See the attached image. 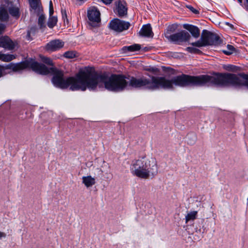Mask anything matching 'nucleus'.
I'll use <instances>...</instances> for the list:
<instances>
[{"label":"nucleus","mask_w":248,"mask_h":248,"mask_svg":"<svg viewBox=\"0 0 248 248\" xmlns=\"http://www.w3.org/2000/svg\"><path fill=\"white\" fill-rule=\"evenodd\" d=\"M55 77L54 82L61 89L68 87L72 91H85L87 89L95 90L97 87L105 88L110 91L120 92L124 90L128 85L126 77L122 75L113 74L110 77L103 75H95L91 73L87 68L80 70L75 77L63 78V72L59 73Z\"/></svg>","instance_id":"1"},{"label":"nucleus","mask_w":248,"mask_h":248,"mask_svg":"<svg viewBox=\"0 0 248 248\" xmlns=\"http://www.w3.org/2000/svg\"><path fill=\"white\" fill-rule=\"evenodd\" d=\"M159 78L163 79V81L159 85V89H171L173 88V84L175 86L184 87L189 85L202 86L207 83L219 86L228 85L245 86L248 88V75L245 74L236 75L232 74H218L214 77L208 75L193 77L183 74L175 77L171 80L163 77H159Z\"/></svg>","instance_id":"2"},{"label":"nucleus","mask_w":248,"mask_h":248,"mask_svg":"<svg viewBox=\"0 0 248 248\" xmlns=\"http://www.w3.org/2000/svg\"><path fill=\"white\" fill-rule=\"evenodd\" d=\"M29 67L31 68L35 72L41 75L52 74L53 76L51 79L52 82L55 86L58 87L54 84V78L55 77H58L60 75L59 73H62V71L59 70L55 67L48 68L44 64L33 61H25L16 63H10L5 66L0 65V68L3 73H7V74L10 73L11 71L19 72Z\"/></svg>","instance_id":"3"},{"label":"nucleus","mask_w":248,"mask_h":248,"mask_svg":"<svg viewBox=\"0 0 248 248\" xmlns=\"http://www.w3.org/2000/svg\"><path fill=\"white\" fill-rule=\"evenodd\" d=\"M131 171L134 175L140 178H153L158 172L156 161L154 158L146 157L134 160L131 166Z\"/></svg>","instance_id":"4"},{"label":"nucleus","mask_w":248,"mask_h":248,"mask_svg":"<svg viewBox=\"0 0 248 248\" xmlns=\"http://www.w3.org/2000/svg\"><path fill=\"white\" fill-rule=\"evenodd\" d=\"M127 81L128 85L134 88H144L149 90H155L159 89V85H160L163 79L159 77L152 76L151 79H147L144 77L136 78L130 77Z\"/></svg>","instance_id":"5"},{"label":"nucleus","mask_w":248,"mask_h":248,"mask_svg":"<svg viewBox=\"0 0 248 248\" xmlns=\"http://www.w3.org/2000/svg\"><path fill=\"white\" fill-rule=\"evenodd\" d=\"M221 43L220 37L209 31H202L201 38L198 41L191 43L194 46L201 47L207 46L217 45Z\"/></svg>","instance_id":"6"},{"label":"nucleus","mask_w":248,"mask_h":248,"mask_svg":"<svg viewBox=\"0 0 248 248\" xmlns=\"http://www.w3.org/2000/svg\"><path fill=\"white\" fill-rule=\"evenodd\" d=\"M165 37L169 41L177 45H181L183 43L187 42L191 37L190 34L185 31H182L180 32L171 35H169V33H166Z\"/></svg>","instance_id":"7"},{"label":"nucleus","mask_w":248,"mask_h":248,"mask_svg":"<svg viewBox=\"0 0 248 248\" xmlns=\"http://www.w3.org/2000/svg\"><path fill=\"white\" fill-rule=\"evenodd\" d=\"M88 17L89 24L93 27L96 26L101 20L99 11L94 7L90 8L88 11Z\"/></svg>","instance_id":"8"},{"label":"nucleus","mask_w":248,"mask_h":248,"mask_svg":"<svg viewBox=\"0 0 248 248\" xmlns=\"http://www.w3.org/2000/svg\"><path fill=\"white\" fill-rule=\"evenodd\" d=\"M130 23L119 19L112 20L109 23V28L117 32H122L127 30L130 27Z\"/></svg>","instance_id":"9"},{"label":"nucleus","mask_w":248,"mask_h":248,"mask_svg":"<svg viewBox=\"0 0 248 248\" xmlns=\"http://www.w3.org/2000/svg\"><path fill=\"white\" fill-rule=\"evenodd\" d=\"M64 42L59 39H55L50 41L46 46V49L47 51H55L60 49L64 46Z\"/></svg>","instance_id":"10"},{"label":"nucleus","mask_w":248,"mask_h":248,"mask_svg":"<svg viewBox=\"0 0 248 248\" xmlns=\"http://www.w3.org/2000/svg\"><path fill=\"white\" fill-rule=\"evenodd\" d=\"M117 12L119 16H124L127 15V8L126 2L124 0H119L115 2Z\"/></svg>","instance_id":"11"},{"label":"nucleus","mask_w":248,"mask_h":248,"mask_svg":"<svg viewBox=\"0 0 248 248\" xmlns=\"http://www.w3.org/2000/svg\"><path fill=\"white\" fill-rule=\"evenodd\" d=\"M0 47L11 50L15 48V44L10 38L5 36L0 38Z\"/></svg>","instance_id":"12"},{"label":"nucleus","mask_w":248,"mask_h":248,"mask_svg":"<svg viewBox=\"0 0 248 248\" xmlns=\"http://www.w3.org/2000/svg\"><path fill=\"white\" fill-rule=\"evenodd\" d=\"M183 28L188 31L194 37L197 38L200 36V31L197 27L185 24L183 25Z\"/></svg>","instance_id":"13"},{"label":"nucleus","mask_w":248,"mask_h":248,"mask_svg":"<svg viewBox=\"0 0 248 248\" xmlns=\"http://www.w3.org/2000/svg\"><path fill=\"white\" fill-rule=\"evenodd\" d=\"M6 4L7 10H9L10 14L16 17H18L19 16V12L18 7L15 5L12 2H8Z\"/></svg>","instance_id":"14"},{"label":"nucleus","mask_w":248,"mask_h":248,"mask_svg":"<svg viewBox=\"0 0 248 248\" xmlns=\"http://www.w3.org/2000/svg\"><path fill=\"white\" fill-rule=\"evenodd\" d=\"M139 34L140 36L148 37H153L154 34L150 24H147L143 26L139 32Z\"/></svg>","instance_id":"15"},{"label":"nucleus","mask_w":248,"mask_h":248,"mask_svg":"<svg viewBox=\"0 0 248 248\" xmlns=\"http://www.w3.org/2000/svg\"><path fill=\"white\" fill-rule=\"evenodd\" d=\"M9 14L6 4L1 6L0 7V20L5 21L8 19Z\"/></svg>","instance_id":"16"},{"label":"nucleus","mask_w":248,"mask_h":248,"mask_svg":"<svg viewBox=\"0 0 248 248\" xmlns=\"http://www.w3.org/2000/svg\"><path fill=\"white\" fill-rule=\"evenodd\" d=\"M82 180V183L84 184L87 187H91L95 184V178L92 177L91 175L83 176Z\"/></svg>","instance_id":"17"},{"label":"nucleus","mask_w":248,"mask_h":248,"mask_svg":"<svg viewBox=\"0 0 248 248\" xmlns=\"http://www.w3.org/2000/svg\"><path fill=\"white\" fill-rule=\"evenodd\" d=\"M29 2L32 9L38 12L42 11L40 0H29Z\"/></svg>","instance_id":"18"},{"label":"nucleus","mask_w":248,"mask_h":248,"mask_svg":"<svg viewBox=\"0 0 248 248\" xmlns=\"http://www.w3.org/2000/svg\"><path fill=\"white\" fill-rule=\"evenodd\" d=\"M16 58V57L15 55L12 54H2L0 53V60L5 62H10Z\"/></svg>","instance_id":"19"},{"label":"nucleus","mask_w":248,"mask_h":248,"mask_svg":"<svg viewBox=\"0 0 248 248\" xmlns=\"http://www.w3.org/2000/svg\"><path fill=\"white\" fill-rule=\"evenodd\" d=\"M197 211H192L188 213L186 216V222H188L190 220H194L197 217Z\"/></svg>","instance_id":"20"},{"label":"nucleus","mask_w":248,"mask_h":248,"mask_svg":"<svg viewBox=\"0 0 248 248\" xmlns=\"http://www.w3.org/2000/svg\"><path fill=\"white\" fill-rule=\"evenodd\" d=\"M63 56L68 59H72L78 56V53L75 51H68L63 54Z\"/></svg>","instance_id":"21"},{"label":"nucleus","mask_w":248,"mask_h":248,"mask_svg":"<svg viewBox=\"0 0 248 248\" xmlns=\"http://www.w3.org/2000/svg\"><path fill=\"white\" fill-rule=\"evenodd\" d=\"M57 18L55 16H50L47 22V25L49 28H53L57 23Z\"/></svg>","instance_id":"22"},{"label":"nucleus","mask_w":248,"mask_h":248,"mask_svg":"<svg viewBox=\"0 0 248 248\" xmlns=\"http://www.w3.org/2000/svg\"><path fill=\"white\" fill-rule=\"evenodd\" d=\"M235 48L232 45H228L227 49L223 50L222 52L226 55H230L234 51Z\"/></svg>","instance_id":"23"},{"label":"nucleus","mask_w":248,"mask_h":248,"mask_svg":"<svg viewBox=\"0 0 248 248\" xmlns=\"http://www.w3.org/2000/svg\"><path fill=\"white\" fill-rule=\"evenodd\" d=\"M125 49H126L129 51L133 52L139 50L140 49V46L138 44H134L125 47Z\"/></svg>","instance_id":"24"},{"label":"nucleus","mask_w":248,"mask_h":248,"mask_svg":"<svg viewBox=\"0 0 248 248\" xmlns=\"http://www.w3.org/2000/svg\"><path fill=\"white\" fill-rule=\"evenodd\" d=\"M41 60L43 62L45 63L47 65H49L50 66H53L54 65L52 60L49 58L42 57Z\"/></svg>","instance_id":"25"},{"label":"nucleus","mask_w":248,"mask_h":248,"mask_svg":"<svg viewBox=\"0 0 248 248\" xmlns=\"http://www.w3.org/2000/svg\"><path fill=\"white\" fill-rule=\"evenodd\" d=\"M186 50L191 53H195V54H201L202 53V51L198 48L193 47H187L186 48Z\"/></svg>","instance_id":"26"},{"label":"nucleus","mask_w":248,"mask_h":248,"mask_svg":"<svg viewBox=\"0 0 248 248\" xmlns=\"http://www.w3.org/2000/svg\"><path fill=\"white\" fill-rule=\"evenodd\" d=\"M187 142L189 144H193L196 140V137L194 134H190L187 137Z\"/></svg>","instance_id":"27"},{"label":"nucleus","mask_w":248,"mask_h":248,"mask_svg":"<svg viewBox=\"0 0 248 248\" xmlns=\"http://www.w3.org/2000/svg\"><path fill=\"white\" fill-rule=\"evenodd\" d=\"M45 16L43 15H41L39 16L38 18V24L40 27H42L45 23Z\"/></svg>","instance_id":"28"},{"label":"nucleus","mask_w":248,"mask_h":248,"mask_svg":"<svg viewBox=\"0 0 248 248\" xmlns=\"http://www.w3.org/2000/svg\"><path fill=\"white\" fill-rule=\"evenodd\" d=\"M187 7L189 8V9L192 11L193 13L195 14H198L199 13L198 11L194 9L193 7L191 6H188Z\"/></svg>","instance_id":"29"},{"label":"nucleus","mask_w":248,"mask_h":248,"mask_svg":"<svg viewBox=\"0 0 248 248\" xmlns=\"http://www.w3.org/2000/svg\"><path fill=\"white\" fill-rule=\"evenodd\" d=\"M104 4L106 5L110 4L113 0H101Z\"/></svg>","instance_id":"30"},{"label":"nucleus","mask_w":248,"mask_h":248,"mask_svg":"<svg viewBox=\"0 0 248 248\" xmlns=\"http://www.w3.org/2000/svg\"><path fill=\"white\" fill-rule=\"evenodd\" d=\"M5 28V26L4 24H0V34H1L2 33Z\"/></svg>","instance_id":"31"},{"label":"nucleus","mask_w":248,"mask_h":248,"mask_svg":"<svg viewBox=\"0 0 248 248\" xmlns=\"http://www.w3.org/2000/svg\"><path fill=\"white\" fill-rule=\"evenodd\" d=\"M176 28V26L173 25L169 27V29L171 31H174Z\"/></svg>","instance_id":"32"},{"label":"nucleus","mask_w":248,"mask_h":248,"mask_svg":"<svg viewBox=\"0 0 248 248\" xmlns=\"http://www.w3.org/2000/svg\"><path fill=\"white\" fill-rule=\"evenodd\" d=\"M146 70H147L148 71H150V72H156L158 71L157 68H154L147 69Z\"/></svg>","instance_id":"33"},{"label":"nucleus","mask_w":248,"mask_h":248,"mask_svg":"<svg viewBox=\"0 0 248 248\" xmlns=\"http://www.w3.org/2000/svg\"><path fill=\"white\" fill-rule=\"evenodd\" d=\"M6 233L0 231V239H1V238H3V237L4 238L6 237Z\"/></svg>","instance_id":"34"},{"label":"nucleus","mask_w":248,"mask_h":248,"mask_svg":"<svg viewBox=\"0 0 248 248\" xmlns=\"http://www.w3.org/2000/svg\"><path fill=\"white\" fill-rule=\"evenodd\" d=\"M7 74V73H3L1 69L0 68V78L3 76Z\"/></svg>","instance_id":"35"},{"label":"nucleus","mask_w":248,"mask_h":248,"mask_svg":"<svg viewBox=\"0 0 248 248\" xmlns=\"http://www.w3.org/2000/svg\"><path fill=\"white\" fill-rule=\"evenodd\" d=\"M53 8H49V15L50 16H51L53 15Z\"/></svg>","instance_id":"36"},{"label":"nucleus","mask_w":248,"mask_h":248,"mask_svg":"<svg viewBox=\"0 0 248 248\" xmlns=\"http://www.w3.org/2000/svg\"><path fill=\"white\" fill-rule=\"evenodd\" d=\"M31 34V31H29L27 32V38L29 40Z\"/></svg>","instance_id":"37"},{"label":"nucleus","mask_w":248,"mask_h":248,"mask_svg":"<svg viewBox=\"0 0 248 248\" xmlns=\"http://www.w3.org/2000/svg\"><path fill=\"white\" fill-rule=\"evenodd\" d=\"M30 31H31V33H35L36 31V28H32L31 29Z\"/></svg>","instance_id":"38"},{"label":"nucleus","mask_w":248,"mask_h":248,"mask_svg":"<svg viewBox=\"0 0 248 248\" xmlns=\"http://www.w3.org/2000/svg\"><path fill=\"white\" fill-rule=\"evenodd\" d=\"M49 8H53V4H52V2L51 0H50L49 1Z\"/></svg>","instance_id":"39"},{"label":"nucleus","mask_w":248,"mask_h":248,"mask_svg":"<svg viewBox=\"0 0 248 248\" xmlns=\"http://www.w3.org/2000/svg\"><path fill=\"white\" fill-rule=\"evenodd\" d=\"M62 14L63 17L64 16V15L65 16H66V11H65L64 12L62 11Z\"/></svg>","instance_id":"40"},{"label":"nucleus","mask_w":248,"mask_h":248,"mask_svg":"<svg viewBox=\"0 0 248 248\" xmlns=\"http://www.w3.org/2000/svg\"><path fill=\"white\" fill-rule=\"evenodd\" d=\"M238 1L241 4L242 3L243 0H238Z\"/></svg>","instance_id":"41"},{"label":"nucleus","mask_w":248,"mask_h":248,"mask_svg":"<svg viewBox=\"0 0 248 248\" xmlns=\"http://www.w3.org/2000/svg\"><path fill=\"white\" fill-rule=\"evenodd\" d=\"M232 65H230V66H229V67H230V69H230V70H233V69H232Z\"/></svg>","instance_id":"42"},{"label":"nucleus","mask_w":248,"mask_h":248,"mask_svg":"<svg viewBox=\"0 0 248 248\" xmlns=\"http://www.w3.org/2000/svg\"><path fill=\"white\" fill-rule=\"evenodd\" d=\"M246 1L248 3V0H246Z\"/></svg>","instance_id":"43"}]
</instances>
